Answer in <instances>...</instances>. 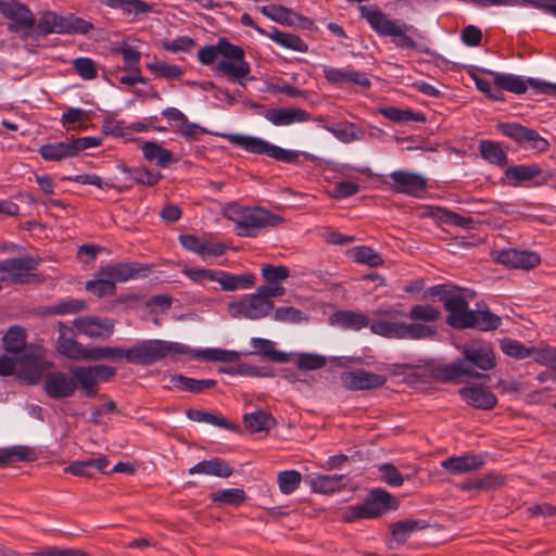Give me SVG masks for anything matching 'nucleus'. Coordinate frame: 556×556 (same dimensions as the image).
Here are the masks:
<instances>
[{
	"label": "nucleus",
	"instance_id": "38",
	"mask_svg": "<svg viewBox=\"0 0 556 556\" xmlns=\"http://www.w3.org/2000/svg\"><path fill=\"white\" fill-rule=\"evenodd\" d=\"M406 317L409 318L412 323L430 326L429 324L440 319L441 312L431 304H416L406 313Z\"/></svg>",
	"mask_w": 556,
	"mask_h": 556
},
{
	"label": "nucleus",
	"instance_id": "37",
	"mask_svg": "<svg viewBox=\"0 0 556 556\" xmlns=\"http://www.w3.org/2000/svg\"><path fill=\"white\" fill-rule=\"evenodd\" d=\"M36 459L35 451L25 445H14L0 450V467L17 462H33Z\"/></svg>",
	"mask_w": 556,
	"mask_h": 556
},
{
	"label": "nucleus",
	"instance_id": "22",
	"mask_svg": "<svg viewBox=\"0 0 556 556\" xmlns=\"http://www.w3.org/2000/svg\"><path fill=\"white\" fill-rule=\"evenodd\" d=\"M459 394L468 405L478 409H492L497 404L492 391L475 383L462 388Z\"/></svg>",
	"mask_w": 556,
	"mask_h": 556
},
{
	"label": "nucleus",
	"instance_id": "28",
	"mask_svg": "<svg viewBox=\"0 0 556 556\" xmlns=\"http://www.w3.org/2000/svg\"><path fill=\"white\" fill-rule=\"evenodd\" d=\"M331 325L350 330H361L370 325L369 318L362 313L340 311L330 317Z\"/></svg>",
	"mask_w": 556,
	"mask_h": 556
},
{
	"label": "nucleus",
	"instance_id": "11",
	"mask_svg": "<svg viewBox=\"0 0 556 556\" xmlns=\"http://www.w3.org/2000/svg\"><path fill=\"white\" fill-rule=\"evenodd\" d=\"M0 13L12 23L8 25L11 33H20L24 28L23 38L35 37V16L26 4L17 1H0Z\"/></svg>",
	"mask_w": 556,
	"mask_h": 556
},
{
	"label": "nucleus",
	"instance_id": "61",
	"mask_svg": "<svg viewBox=\"0 0 556 556\" xmlns=\"http://www.w3.org/2000/svg\"><path fill=\"white\" fill-rule=\"evenodd\" d=\"M73 67L76 73L85 80L93 79L98 75L96 63L89 58L75 59L73 61Z\"/></svg>",
	"mask_w": 556,
	"mask_h": 556
},
{
	"label": "nucleus",
	"instance_id": "27",
	"mask_svg": "<svg viewBox=\"0 0 556 556\" xmlns=\"http://www.w3.org/2000/svg\"><path fill=\"white\" fill-rule=\"evenodd\" d=\"M501 325V318L490 312L489 309L475 311L472 309L460 329L477 328L482 331L494 330Z\"/></svg>",
	"mask_w": 556,
	"mask_h": 556
},
{
	"label": "nucleus",
	"instance_id": "21",
	"mask_svg": "<svg viewBox=\"0 0 556 556\" xmlns=\"http://www.w3.org/2000/svg\"><path fill=\"white\" fill-rule=\"evenodd\" d=\"M59 337L56 340V351L70 359H85L87 348L83 346L74 339L73 329L64 323H58Z\"/></svg>",
	"mask_w": 556,
	"mask_h": 556
},
{
	"label": "nucleus",
	"instance_id": "39",
	"mask_svg": "<svg viewBox=\"0 0 556 556\" xmlns=\"http://www.w3.org/2000/svg\"><path fill=\"white\" fill-rule=\"evenodd\" d=\"M170 383L174 388L189 391L192 393H201L206 389L214 388L216 380L214 379H192L182 375H176L170 377Z\"/></svg>",
	"mask_w": 556,
	"mask_h": 556
},
{
	"label": "nucleus",
	"instance_id": "34",
	"mask_svg": "<svg viewBox=\"0 0 556 556\" xmlns=\"http://www.w3.org/2000/svg\"><path fill=\"white\" fill-rule=\"evenodd\" d=\"M109 464L110 462L108 457L101 456L97 458L74 462L68 467H66L64 471L74 476L91 477L94 471H103L109 466Z\"/></svg>",
	"mask_w": 556,
	"mask_h": 556
},
{
	"label": "nucleus",
	"instance_id": "7",
	"mask_svg": "<svg viewBox=\"0 0 556 556\" xmlns=\"http://www.w3.org/2000/svg\"><path fill=\"white\" fill-rule=\"evenodd\" d=\"M91 29H93V25L81 17L73 14L60 15L54 11H46L41 13L38 20L36 33H38L37 36L50 34L86 35Z\"/></svg>",
	"mask_w": 556,
	"mask_h": 556
},
{
	"label": "nucleus",
	"instance_id": "42",
	"mask_svg": "<svg viewBox=\"0 0 556 556\" xmlns=\"http://www.w3.org/2000/svg\"><path fill=\"white\" fill-rule=\"evenodd\" d=\"M260 11L266 17L280 24L294 25L300 20V16L295 12L283 5H263L260 8Z\"/></svg>",
	"mask_w": 556,
	"mask_h": 556
},
{
	"label": "nucleus",
	"instance_id": "5",
	"mask_svg": "<svg viewBox=\"0 0 556 556\" xmlns=\"http://www.w3.org/2000/svg\"><path fill=\"white\" fill-rule=\"evenodd\" d=\"M361 14L371 28L383 37H392L393 42L400 49L414 50L417 47L413 36L418 30L402 20H392L380 10H374L368 7H361Z\"/></svg>",
	"mask_w": 556,
	"mask_h": 556
},
{
	"label": "nucleus",
	"instance_id": "43",
	"mask_svg": "<svg viewBox=\"0 0 556 556\" xmlns=\"http://www.w3.org/2000/svg\"><path fill=\"white\" fill-rule=\"evenodd\" d=\"M243 422L252 432L269 431L276 425L274 417L264 410L245 414Z\"/></svg>",
	"mask_w": 556,
	"mask_h": 556
},
{
	"label": "nucleus",
	"instance_id": "40",
	"mask_svg": "<svg viewBox=\"0 0 556 556\" xmlns=\"http://www.w3.org/2000/svg\"><path fill=\"white\" fill-rule=\"evenodd\" d=\"M424 528L426 523L417 519H405L390 526L392 539L397 544H404L413 532Z\"/></svg>",
	"mask_w": 556,
	"mask_h": 556
},
{
	"label": "nucleus",
	"instance_id": "14",
	"mask_svg": "<svg viewBox=\"0 0 556 556\" xmlns=\"http://www.w3.org/2000/svg\"><path fill=\"white\" fill-rule=\"evenodd\" d=\"M116 369L106 365L78 366L72 369V377L88 396L97 394L96 386L99 381L110 380Z\"/></svg>",
	"mask_w": 556,
	"mask_h": 556
},
{
	"label": "nucleus",
	"instance_id": "2",
	"mask_svg": "<svg viewBox=\"0 0 556 556\" xmlns=\"http://www.w3.org/2000/svg\"><path fill=\"white\" fill-rule=\"evenodd\" d=\"M190 354L194 358H204L214 362H236L240 354L236 351H227L220 349H206L193 351L189 346L163 340H146L138 342L127 350L126 359L131 364L150 365L161 361L167 355H185Z\"/></svg>",
	"mask_w": 556,
	"mask_h": 556
},
{
	"label": "nucleus",
	"instance_id": "63",
	"mask_svg": "<svg viewBox=\"0 0 556 556\" xmlns=\"http://www.w3.org/2000/svg\"><path fill=\"white\" fill-rule=\"evenodd\" d=\"M116 52L121 53L124 60L123 68L128 72H140L139 61L140 52L130 46L118 48Z\"/></svg>",
	"mask_w": 556,
	"mask_h": 556
},
{
	"label": "nucleus",
	"instance_id": "48",
	"mask_svg": "<svg viewBox=\"0 0 556 556\" xmlns=\"http://www.w3.org/2000/svg\"><path fill=\"white\" fill-rule=\"evenodd\" d=\"M127 350L118 346H97L87 349L86 358L91 361L110 359L116 361L119 358H126Z\"/></svg>",
	"mask_w": 556,
	"mask_h": 556
},
{
	"label": "nucleus",
	"instance_id": "9",
	"mask_svg": "<svg viewBox=\"0 0 556 556\" xmlns=\"http://www.w3.org/2000/svg\"><path fill=\"white\" fill-rule=\"evenodd\" d=\"M223 137L231 144L243 148L251 153L265 154L285 163L295 164L301 155L298 151L282 149L257 137L238 134H227Z\"/></svg>",
	"mask_w": 556,
	"mask_h": 556
},
{
	"label": "nucleus",
	"instance_id": "25",
	"mask_svg": "<svg viewBox=\"0 0 556 556\" xmlns=\"http://www.w3.org/2000/svg\"><path fill=\"white\" fill-rule=\"evenodd\" d=\"M250 64L244 61V50L241 48V53L236 56H224L217 63V71L227 76L229 80L236 81L244 78L250 73Z\"/></svg>",
	"mask_w": 556,
	"mask_h": 556
},
{
	"label": "nucleus",
	"instance_id": "36",
	"mask_svg": "<svg viewBox=\"0 0 556 556\" xmlns=\"http://www.w3.org/2000/svg\"><path fill=\"white\" fill-rule=\"evenodd\" d=\"M39 154L42 159L54 162L75 156L72 141L43 144L39 149Z\"/></svg>",
	"mask_w": 556,
	"mask_h": 556
},
{
	"label": "nucleus",
	"instance_id": "62",
	"mask_svg": "<svg viewBox=\"0 0 556 556\" xmlns=\"http://www.w3.org/2000/svg\"><path fill=\"white\" fill-rule=\"evenodd\" d=\"M532 358L541 364L556 370V349L552 346H533Z\"/></svg>",
	"mask_w": 556,
	"mask_h": 556
},
{
	"label": "nucleus",
	"instance_id": "17",
	"mask_svg": "<svg viewBox=\"0 0 556 556\" xmlns=\"http://www.w3.org/2000/svg\"><path fill=\"white\" fill-rule=\"evenodd\" d=\"M391 188L399 193L419 198L427 188V180L421 175L408 170H394L390 174Z\"/></svg>",
	"mask_w": 556,
	"mask_h": 556
},
{
	"label": "nucleus",
	"instance_id": "12",
	"mask_svg": "<svg viewBox=\"0 0 556 556\" xmlns=\"http://www.w3.org/2000/svg\"><path fill=\"white\" fill-rule=\"evenodd\" d=\"M40 260L33 256L14 257L0 261V273L2 281L14 285L30 283L36 275L33 273L39 265Z\"/></svg>",
	"mask_w": 556,
	"mask_h": 556
},
{
	"label": "nucleus",
	"instance_id": "31",
	"mask_svg": "<svg viewBox=\"0 0 556 556\" xmlns=\"http://www.w3.org/2000/svg\"><path fill=\"white\" fill-rule=\"evenodd\" d=\"M422 217H431L437 219L438 222L459 226L462 228H469L472 219L469 217L460 216L457 213L448 211L446 208L440 206H428L421 213Z\"/></svg>",
	"mask_w": 556,
	"mask_h": 556
},
{
	"label": "nucleus",
	"instance_id": "1",
	"mask_svg": "<svg viewBox=\"0 0 556 556\" xmlns=\"http://www.w3.org/2000/svg\"><path fill=\"white\" fill-rule=\"evenodd\" d=\"M190 354L194 358H204L214 362H236L240 354L236 351H227L220 349H206L193 351L189 346L163 340H146L138 342L127 350L126 359L131 364L150 365L161 361L167 355H185Z\"/></svg>",
	"mask_w": 556,
	"mask_h": 556
},
{
	"label": "nucleus",
	"instance_id": "49",
	"mask_svg": "<svg viewBox=\"0 0 556 556\" xmlns=\"http://www.w3.org/2000/svg\"><path fill=\"white\" fill-rule=\"evenodd\" d=\"M104 4L122 10L126 14H143L151 10V7L142 0H104Z\"/></svg>",
	"mask_w": 556,
	"mask_h": 556
},
{
	"label": "nucleus",
	"instance_id": "29",
	"mask_svg": "<svg viewBox=\"0 0 556 556\" xmlns=\"http://www.w3.org/2000/svg\"><path fill=\"white\" fill-rule=\"evenodd\" d=\"M215 281L220 285L223 290L235 291L251 288L255 283V276L253 274L233 275L217 270Z\"/></svg>",
	"mask_w": 556,
	"mask_h": 556
},
{
	"label": "nucleus",
	"instance_id": "55",
	"mask_svg": "<svg viewBox=\"0 0 556 556\" xmlns=\"http://www.w3.org/2000/svg\"><path fill=\"white\" fill-rule=\"evenodd\" d=\"M508 179L516 181H528L542 174V169L536 165H517L508 167L505 172Z\"/></svg>",
	"mask_w": 556,
	"mask_h": 556
},
{
	"label": "nucleus",
	"instance_id": "52",
	"mask_svg": "<svg viewBox=\"0 0 556 556\" xmlns=\"http://www.w3.org/2000/svg\"><path fill=\"white\" fill-rule=\"evenodd\" d=\"M25 330L22 327H11L3 337V346L9 353H18L25 346Z\"/></svg>",
	"mask_w": 556,
	"mask_h": 556
},
{
	"label": "nucleus",
	"instance_id": "13",
	"mask_svg": "<svg viewBox=\"0 0 556 556\" xmlns=\"http://www.w3.org/2000/svg\"><path fill=\"white\" fill-rule=\"evenodd\" d=\"M273 309V301L263 300L257 292L245 294L228 304V312L232 318L261 319L269 315Z\"/></svg>",
	"mask_w": 556,
	"mask_h": 556
},
{
	"label": "nucleus",
	"instance_id": "51",
	"mask_svg": "<svg viewBox=\"0 0 556 556\" xmlns=\"http://www.w3.org/2000/svg\"><path fill=\"white\" fill-rule=\"evenodd\" d=\"M210 497L213 502L239 506L245 501L247 495L242 489H225L211 493Z\"/></svg>",
	"mask_w": 556,
	"mask_h": 556
},
{
	"label": "nucleus",
	"instance_id": "4",
	"mask_svg": "<svg viewBox=\"0 0 556 556\" xmlns=\"http://www.w3.org/2000/svg\"><path fill=\"white\" fill-rule=\"evenodd\" d=\"M372 316L376 319L370 324V330L384 338L420 340L435 334L432 326L400 321V318L406 317L402 304L380 306L372 312Z\"/></svg>",
	"mask_w": 556,
	"mask_h": 556
},
{
	"label": "nucleus",
	"instance_id": "32",
	"mask_svg": "<svg viewBox=\"0 0 556 556\" xmlns=\"http://www.w3.org/2000/svg\"><path fill=\"white\" fill-rule=\"evenodd\" d=\"M139 264L137 263H117L101 268V275L116 282H125L135 278L139 273Z\"/></svg>",
	"mask_w": 556,
	"mask_h": 556
},
{
	"label": "nucleus",
	"instance_id": "64",
	"mask_svg": "<svg viewBox=\"0 0 556 556\" xmlns=\"http://www.w3.org/2000/svg\"><path fill=\"white\" fill-rule=\"evenodd\" d=\"M262 276L270 283L286 280L289 277V269L286 266L265 265L262 268Z\"/></svg>",
	"mask_w": 556,
	"mask_h": 556
},
{
	"label": "nucleus",
	"instance_id": "46",
	"mask_svg": "<svg viewBox=\"0 0 556 556\" xmlns=\"http://www.w3.org/2000/svg\"><path fill=\"white\" fill-rule=\"evenodd\" d=\"M268 37L276 43L287 49H291L299 52H306L308 49L307 45L298 35L291 33L275 30L268 34Z\"/></svg>",
	"mask_w": 556,
	"mask_h": 556
},
{
	"label": "nucleus",
	"instance_id": "50",
	"mask_svg": "<svg viewBox=\"0 0 556 556\" xmlns=\"http://www.w3.org/2000/svg\"><path fill=\"white\" fill-rule=\"evenodd\" d=\"M96 279L90 280L86 283V289L97 295L98 298H102L105 295H113L116 291L115 285L108 277L101 275V269H99L96 274Z\"/></svg>",
	"mask_w": 556,
	"mask_h": 556
},
{
	"label": "nucleus",
	"instance_id": "54",
	"mask_svg": "<svg viewBox=\"0 0 556 556\" xmlns=\"http://www.w3.org/2000/svg\"><path fill=\"white\" fill-rule=\"evenodd\" d=\"M479 150L483 159L492 164L504 165L507 162V155L498 143L481 141Z\"/></svg>",
	"mask_w": 556,
	"mask_h": 556
},
{
	"label": "nucleus",
	"instance_id": "6",
	"mask_svg": "<svg viewBox=\"0 0 556 556\" xmlns=\"http://www.w3.org/2000/svg\"><path fill=\"white\" fill-rule=\"evenodd\" d=\"M426 294L427 296L439 298L448 313L446 323L454 328L460 329L467 315L472 311L468 308V301L473 299L475 292L469 289L443 283L429 288Z\"/></svg>",
	"mask_w": 556,
	"mask_h": 556
},
{
	"label": "nucleus",
	"instance_id": "8",
	"mask_svg": "<svg viewBox=\"0 0 556 556\" xmlns=\"http://www.w3.org/2000/svg\"><path fill=\"white\" fill-rule=\"evenodd\" d=\"M399 501L389 492L381 489H374L362 505L350 506L344 513L343 519L353 522L358 519H370L379 517L389 510H395Z\"/></svg>",
	"mask_w": 556,
	"mask_h": 556
},
{
	"label": "nucleus",
	"instance_id": "60",
	"mask_svg": "<svg viewBox=\"0 0 556 556\" xmlns=\"http://www.w3.org/2000/svg\"><path fill=\"white\" fill-rule=\"evenodd\" d=\"M326 357L319 354L301 353L298 356L296 366L302 370H316L326 365Z\"/></svg>",
	"mask_w": 556,
	"mask_h": 556
},
{
	"label": "nucleus",
	"instance_id": "10",
	"mask_svg": "<svg viewBox=\"0 0 556 556\" xmlns=\"http://www.w3.org/2000/svg\"><path fill=\"white\" fill-rule=\"evenodd\" d=\"M237 214L238 216L233 218L237 233L243 237H254L262 228L275 227L282 222L279 215L271 214L262 207H244Z\"/></svg>",
	"mask_w": 556,
	"mask_h": 556
},
{
	"label": "nucleus",
	"instance_id": "56",
	"mask_svg": "<svg viewBox=\"0 0 556 556\" xmlns=\"http://www.w3.org/2000/svg\"><path fill=\"white\" fill-rule=\"evenodd\" d=\"M501 350L508 356L523 359L532 357L533 348L527 349L519 341L505 338L501 340Z\"/></svg>",
	"mask_w": 556,
	"mask_h": 556
},
{
	"label": "nucleus",
	"instance_id": "19",
	"mask_svg": "<svg viewBox=\"0 0 556 556\" xmlns=\"http://www.w3.org/2000/svg\"><path fill=\"white\" fill-rule=\"evenodd\" d=\"M43 389L54 400L71 397L76 392V381L63 371H51L46 375Z\"/></svg>",
	"mask_w": 556,
	"mask_h": 556
},
{
	"label": "nucleus",
	"instance_id": "45",
	"mask_svg": "<svg viewBox=\"0 0 556 556\" xmlns=\"http://www.w3.org/2000/svg\"><path fill=\"white\" fill-rule=\"evenodd\" d=\"M324 128L332 134L338 140L344 143L361 140L363 132L357 130L352 123H341L332 126H324Z\"/></svg>",
	"mask_w": 556,
	"mask_h": 556
},
{
	"label": "nucleus",
	"instance_id": "58",
	"mask_svg": "<svg viewBox=\"0 0 556 556\" xmlns=\"http://www.w3.org/2000/svg\"><path fill=\"white\" fill-rule=\"evenodd\" d=\"M147 67L156 76L168 79L179 78L184 73L179 66L161 61L148 63Z\"/></svg>",
	"mask_w": 556,
	"mask_h": 556
},
{
	"label": "nucleus",
	"instance_id": "41",
	"mask_svg": "<svg viewBox=\"0 0 556 556\" xmlns=\"http://www.w3.org/2000/svg\"><path fill=\"white\" fill-rule=\"evenodd\" d=\"M187 416L192 421L206 422L231 431H236L238 429L236 425L224 418L220 414H213L210 412L191 408L187 410Z\"/></svg>",
	"mask_w": 556,
	"mask_h": 556
},
{
	"label": "nucleus",
	"instance_id": "24",
	"mask_svg": "<svg viewBox=\"0 0 556 556\" xmlns=\"http://www.w3.org/2000/svg\"><path fill=\"white\" fill-rule=\"evenodd\" d=\"M241 53V47L230 43L227 39H219L216 45L205 46L198 52L199 61L204 65L213 64L219 55L236 56Z\"/></svg>",
	"mask_w": 556,
	"mask_h": 556
},
{
	"label": "nucleus",
	"instance_id": "35",
	"mask_svg": "<svg viewBox=\"0 0 556 556\" xmlns=\"http://www.w3.org/2000/svg\"><path fill=\"white\" fill-rule=\"evenodd\" d=\"M484 73L493 76L494 85H496V87L517 94H521L527 91V84L531 86L529 83L531 78L526 81L521 77L513 74H501L493 71H484Z\"/></svg>",
	"mask_w": 556,
	"mask_h": 556
},
{
	"label": "nucleus",
	"instance_id": "57",
	"mask_svg": "<svg viewBox=\"0 0 556 556\" xmlns=\"http://www.w3.org/2000/svg\"><path fill=\"white\" fill-rule=\"evenodd\" d=\"M301 473L296 470L281 471L278 475L279 489L283 494L293 493L301 483Z\"/></svg>",
	"mask_w": 556,
	"mask_h": 556
},
{
	"label": "nucleus",
	"instance_id": "44",
	"mask_svg": "<svg viewBox=\"0 0 556 556\" xmlns=\"http://www.w3.org/2000/svg\"><path fill=\"white\" fill-rule=\"evenodd\" d=\"M251 344L254 350L264 358L270 359L275 363H286L288 355L282 351L274 349V343L270 340L263 338H253Z\"/></svg>",
	"mask_w": 556,
	"mask_h": 556
},
{
	"label": "nucleus",
	"instance_id": "53",
	"mask_svg": "<svg viewBox=\"0 0 556 556\" xmlns=\"http://www.w3.org/2000/svg\"><path fill=\"white\" fill-rule=\"evenodd\" d=\"M351 257L359 264H366L370 267H378L382 265V257L369 247H357L350 251Z\"/></svg>",
	"mask_w": 556,
	"mask_h": 556
},
{
	"label": "nucleus",
	"instance_id": "30",
	"mask_svg": "<svg viewBox=\"0 0 556 556\" xmlns=\"http://www.w3.org/2000/svg\"><path fill=\"white\" fill-rule=\"evenodd\" d=\"M190 475H207L228 478L232 475V468L220 458L202 460L189 469Z\"/></svg>",
	"mask_w": 556,
	"mask_h": 556
},
{
	"label": "nucleus",
	"instance_id": "3",
	"mask_svg": "<svg viewBox=\"0 0 556 556\" xmlns=\"http://www.w3.org/2000/svg\"><path fill=\"white\" fill-rule=\"evenodd\" d=\"M463 358L437 368L435 376L442 381L462 382L464 378H486L479 370H490L496 366V358L490 343L472 341L462 346Z\"/></svg>",
	"mask_w": 556,
	"mask_h": 556
},
{
	"label": "nucleus",
	"instance_id": "47",
	"mask_svg": "<svg viewBox=\"0 0 556 556\" xmlns=\"http://www.w3.org/2000/svg\"><path fill=\"white\" fill-rule=\"evenodd\" d=\"M142 152L147 160H155L157 165L161 167H166L174 161L173 153L170 151L154 142H146L142 147Z\"/></svg>",
	"mask_w": 556,
	"mask_h": 556
},
{
	"label": "nucleus",
	"instance_id": "18",
	"mask_svg": "<svg viewBox=\"0 0 556 556\" xmlns=\"http://www.w3.org/2000/svg\"><path fill=\"white\" fill-rule=\"evenodd\" d=\"M494 261L507 267L532 269L541 263L539 254L517 249L501 250L494 253Z\"/></svg>",
	"mask_w": 556,
	"mask_h": 556
},
{
	"label": "nucleus",
	"instance_id": "20",
	"mask_svg": "<svg viewBox=\"0 0 556 556\" xmlns=\"http://www.w3.org/2000/svg\"><path fill=\"white\" fill-rule=\"evenodd\" d=\"M74 327L89 338L106 339L114 331V323L98 316H81L74 320Z\"/></svg>",
	"mask_w": 556,
	"mask_h": 556
},
{
	"label": "nucleus",
	"instance_id": "15",
	"mask_svg": "<svg viewBox=\"0 0 556 556\" xmlns=\"http://www.w3.org/2000/svg\"><path fill=\"white\" fill-rule=\"evenodd\" d=\"M342 386L351 391H364L377 389L387 382L382 375L366 371L364 369L346 370L340 375Z\"/></svg>",
	"mask_w": 556,
	"mask_h": 556
},
{
	"label": "nucleus",
	"instance_id": "16",
	"mask_svg": "<svg viewBox=\"0 0 556 556\" xmlns=\"http://www.w3.org/2000/svg\"><path fill=\"white\" fill-rule=\"evenodd\" d=\"M503 135L514 139L518 143H528L531 148L545 151L548 148L546 139L541 137L534 129L525 127L517 123H501L497 125Z\"/></svg>",
	"mask_w": 556,
	"mask_h": 556
},
{
	"label": "nucleus",
	"instance_id": "59",
	"mask_svg": "<svg viewBox=\"0 0 556 556\" xmlns=\"http://www.w3.org/2000/svg\"><path fill=\"white\" fill-rule=\"evenodd\" d=\"M86 309V302L77 299H70L66 301H62L51 307H49V313L54 315H67L75 314Z\"/></svg>",
	"mask_w": 556,
	"mask_h": 556
},
{
	"label": "nucleus",
	"instance_id": "33",
	"mask_svg": "<svg viewBox=\"0 0 556 556\" xmlns=\"http://www.w3.org/2000/svg\"><path fill=\"white\" fill-rule=\"evenodd\" d=\"M349 483L345 475H323L311 480V486L317 493H332L340 491Z\"/></svg>",
	"mask_w": 556,
	"mask_h": 556
},
{
	"label": "nucleus",
	"instance_id": "26",
	"mask_svg": "<svg viewBox=\"0 0 556 556\" xmlns=\"http://www.w3.org/2000/svg\"><path fill=\"white\" fill-rule=\"evenodd\" d=\"M264 116L276 126L307 122L311 118L309 113L302 109H269L265 111Z\"/></svg>",
	"mask_w": 556,
	"mask_h": 556
},
{
	"label": "nucleus",
	"instance_id": "23",
	"mask_svg": "<svg viewBox=\"0 0 556 556\" xmlns=\"http://www.w3.org/2000/svg\"><path fill=\"white\" fill-rule=\"evenodd\" d=\"M484 465L483 457L476 454H465L450 457L441 463L442 468L454 475H464L481 469Z\"/></svg>",
	"mask_w": 556,
	"mask_h": 556
}]
</instances>
